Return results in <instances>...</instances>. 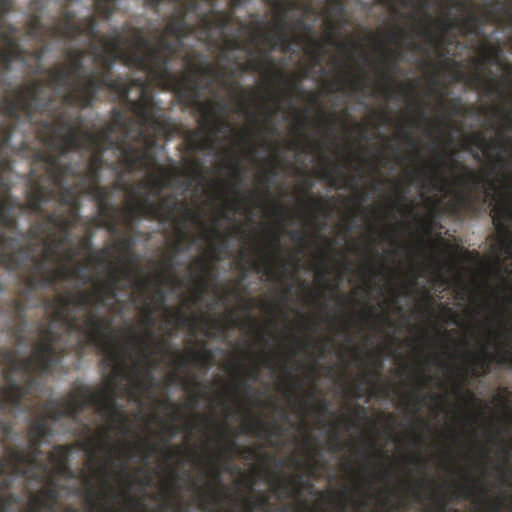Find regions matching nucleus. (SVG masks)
<instances>
[{
	"label": "nucleus",
	"instance_id": "51",
	"mask_svg": "<svg viewBox=\"0 0 512 512\" xmlns=\"http://www.w3.org/2000/svg\"><path fill=\"white\" fill-rule=\"evenodd\" d=\"M237 111L244 113V115L251 121L254 125L259 124V118L255 111L248 109L245 103L240 102L237 105Z\"/></svg>",
	"mask_w": 512,
	"mask_h": 512
},
{
	"label": "nucleus",
	"instance_id": "5",
	"mask_svg": "<svg viewBox=\"0 0 512 512\" xmlns=\"http://www.w3.org/2000/svg\"><path fill=\"white\" fill-rule=\"evenodd\" d=\"M38 332L39 341L29 356L20 357L18 350L0 351V366H4L5 379V384L0 386V416L4 413L14 415L17 412L32 411V404L25 399L27 396H37L39 381L36 375L50 373L67 352L61 343L63 335L53 325L40 326ZM13 433L10 419L0 417V512H7L8 506L18 501L13 492L5 494L13 483L12 477L6 475V466L12 468V464L5 450ZM11 471L16 476L13 469Z\"/></svg>",
	"mask_w": 512,
	"mask_h": 512
},
{
	"label": "nucleus",
	"instance_id": "4",
	"mask_svg": "<svg viewBox=\"0 0 512 512\" xmlns=\"http://www.w3.org/2000/svg\"><path fill=\"white\" fill-rule=\"evenodd\" d=\"M126 262L128 268L114 265L115 270L108 281L97 284L93 292L80 290L74 294L72 290H67L64 295H56L53 300L45 301V305L53 309L52 323L60 322L66 333L80 332L89 343L102 351L104 358L101 362L106 369H111L107 376L119 386L129 369L126 356L121 354L119 341L113 336V318L107 315L98 316L95 307L106 306L111 309L114 303H119L120 291L131 287L145 292L153 285L148 278L137 277L135 257L127 258Z\"/></svg>",
	"mask_w": 512,
	"mask_h": 512
},
{
	"label": "nucleus",
	"instance_id": "44",
	"mask_svg": "<svg viewBox=\"0 0 512 512\" xmlns=\"http://www.w3.org/2000/svg\"><path fill=\"white\" fill-rule=\"evenodd\" d=\"M483 56L487 63L498 64L502 56V49L499 45H488L483 52Z\"/></svg>",
	"mask_w": 512,
	"mask_h": 512
},
{
	"label": "nucleus",
	"instance_id": "10",
	"mask_svg": "<svg viewBox=\"0 0 512 512\" xmlns=\"http://www.w3.org/2000/svg\"><path fill=\"white\" fill-rule=\"evenodd\" d=\"M141 117L138 121L127 123L123 129V142L118 145L119 162L124 172H144V178L138 187L130 186L132 203L139 198V189L145 190L142 197L159 198L163 190L169 188L178 171L164 168L160 164L156 149L163 148L159 139L169 137L173 132L169 118L159 104L150 108L149 104L138 107Z\"/></svg>",
	"mask_w": 512,
	"mask_h": 512
},
{
	"label": "nucleus",
	"instance_id": "8",
	"mask_svg": "<svg viewBox=\"0 0 512 512\" xmlns=\"http://www.w3.org/2000/svg\"><path fill=\"white\" fill-rule=\"evenodd\" d=\"M119 385L106 376L104 387L98 391L89 390L88 386H80L68 397L60 399H49L42 405L43 414H38L30 419L26 429V436L33 423L40 419L48 425L50 432L42 438V444L46 437L53 435L52 425L48 422H58L61 418H72L76 420L80 413L87 407L93 406L100 416H106L109 423L97 431L94 438H90L84 443V450L89 457V462L95 466V471L102 477V484L106 490L115 493V488L109 479V462L113 458V449L110 447L112 440L111 432L118 430L124 435L130 431V419L126 415L123 405L117 402V392Z\"/></svg>",
	"mask_w": 512,
	"mask_h": 512
},
{
	"label": "nucleus",
	"instance_id": "53",
	"mask_svg": "<svg viewBox=\"0 0 512 512\" xmlns=\"http://www.w3.org/2000/svg\"><path fill=\"white\" fill-rule=\"evenodd\" d=\"M473 143L480 149L486 150L492 148V145L489 141H487L486 137H484L480 132H477L473 136Z\"/></svg>",
	"mask_w": 512,
	"mask_h": 512
},
{
	"label": "nucleus",
	"instance_id": "63",
	"mask_svg": "<svg viewBox=\"0 0 512 512\" xmlns=\"http://www.w3.org/2000/svg\"><path fill=\"white\" fill-rule=\"evenodd\" d=\"M211 474L218 483H221V466L215 459L211 460Z\"/></svg>",
	"mask_w": 512,
	"mask_h": 512
},
{
	"label": "nucleus",
	"instance_id": "23",
	"mask_svg": "<svg viewBox=\"0 0 512 512\" xmlns=\"http://www.w3.org/2000/svg\"><path fill=\"white\" fill-rule=\"evenodd\" d=\"M450 1L452 6H457L460 10L466 12V16L462 22L463 28L474 35H480L481 23L490 21V19L495 18L497 15V11L495 9L486 10L481 16L476 15V5L472 0Z\"/></svg>",
	"mask_w": 512,
	"mask_h": 512
},
{
	"label": "nucleus",
	"instance_id": "29",
	"mask_svg": "<svg viewBox=\"0 0 512 512\" xmlns=\"http://www.w3.org/2000/svg\"><path fill=\"white\" fill-rule=\"evenodd\" d=\"M98 216L94 218L97 225L104 227L112 233H118V212L119 208L112 203V198L104 203L97 205Z\"/></svg>",
	"mask_w": 512,
	"mask_h": 512
},
{
	"label": "nucleus",
	"instance_id": "49",
	"mask_svg": "<svg viewBox=\"0 0 512 512\" xmlns=\"http://www.w3.org/2000/svg\"><path fill=\"white\" fill-rule=\"evenodd\" d=\"M240 453L241 450L237 442L233 441V439H229L221 450V454L225 456H237L240 455Z\"/></svg>",
	"mask_w": 512,
	"mask_h": 512
},
{
	"label": "nucleus",
	"instance_id": "19",
	"mask_svg": "<svg viewBox=\"0 0 512 512\" xmlns=\"http://www.w3.org/2000/svg\"><path fill=\"white\" fill-rule=\"evenodd\" d=\"M227 249V245H214L210 259L203 256L197 257L193 263L189 265L190 274L195 284L196 302L202 301L203 294L208 289L209 284L215 279V264L220 261L219 253Z\"/></svg>",
	"mask_w": 512,
	"mask_h": 512
},
{
	"label": "nucleus",
	"instance_id": "46",
	"mask_svg": "<svg viewBox=\"0 0 512 512\" xmlns=\"http://www.w3.org/2000/svg\"><path fill=\"white\" fill-rule=\"evenodd\" d=\"M176 234H177V241L174 244L175 253L180 251L181 243H194L195 242V238L191 235L190 232L185 230L183 226H181L180 228H178L176 230Z\"/></svg>",
	"mask_w": 512,
	"mask_h": 512
},
{
	"label": "nucleus",
	"instance_id": "15",
	"mask_svg": "<svg viewBox=\"0 0 512 512\" xmlns=\"http://www.w3.org/2000/svg\"><path fill=\"white\" fill-rule=\"evenodd\" d=\"M183 211L184 225L187 221L194 224L201 225L204 230L205 237L212 236L215 239L224 238V235L217 228H207L201 222V216L195 214L194 211L188 208L187 204L178 200L172 194L165 195L158 198L157 201L150 200L149 197L137 198L133 204H129L124 210V224L129 232H134L135 226L140 222L141 218L147 217L154 219L158 222H173L175 221L176 212Z\"/></svg>",
	"mask_w": 512,
	"mask_h": 512
},
{
	"label": "nucleus",
	"instance_id": "40",
	"mask_svg": "<svg viewBox=\"0 0 512 512\" xmlns=\"http://www.w3.org/2000/svg\"><path fill=\"white\" fill-rule=\"evenodd\" d=\"M231 63L237 66L238 75L247 72L258 73V70L261 69V64L255 61L254 55L248 56V60L245 62H240L237 56H232Z\"/></svg>",
	"mask_w": 512,
	"mask_h": 512
},
{
	"label": "nucleus",
	"instance_id": "48",
	"mask_svg": "<svg viewBox=\"0 0 512 512\" xmlns=\"http://www.w3.org/2000/svg\"><path fill=\"white\" fill-rule=\"evenodd\" d=\"M365 75L362 72V79L360 81H352V80H343L341 82L342 88H344L345 85H349L351 91L355 93L363 92L366 88L365 82Z\"/></svg>",
	"mask_w": 512,
	"mask_h": 512
},
{
	"label": "nucleus",
	"instance_id": "60",
	"mask_svg": "<svg viewBox=\"0 0 512 512\" xmlns=\"http://www.w3.org/2000/svg\"><path fill=\"white\" fill-rule=\"evenodd\" d=\"M320 115L322 117V123L326 125L328 129L331 128L336 123V115L329 114L327 115L325 111L321 110Z\"/></svg>",
	"mask_w": 512,
	"mask_h": 512
},
{
	"label": "nucleus",
	"instance_id": "12",
	"mask_svg": "<svg viewBox=\"0 0 512 512\" xmlns=\"http://www.w3.org/2000/svg\"><path fill=\"white\" fill-rule=\"evenodd\" d=\"M142 315L141 323L145 327L144 335L137 334L134 325L129 326V336L127 342L121 344L118 342V349L126 356V363L129 366L124 379H128L131 387L129 397L135 402H140L142 393L147 392L154 384L152 366H150L151 349L155 353L166 355L169 352V341L167 338H159L152 327L155 325L154 308L149 298H142L139 307Z\"/></svg>",
	"mask_w": 512,
	"mask_h": 512
},
{
	"label": "nucleus",
	"instance_id": "37",
	"mask_svg": "<svg viewBox=\"0 0 512 512\" xmlns=\"http://www.w3.org/2000/svg\"><path fill=\"white\" fill-rule=\"evenodd\" d=\"M115 0H96L95 5L98 13L107 18L113 13V5ZM145 4L152 9H159V5L164 3L166 0H144Z\"/></svg>",
	"mask_w": 512,
	"mask_h": 512
},
{
	"label": "nucleus",
	"instance_id": "16",
	"mask_svg": "<svg viewBox=\"0 0 512 512\" xmlns=\"http://www.w3.org/2000/svg\"><path fill=\"white\" fill-rule=\"evenodd\" d=\"M202 77L193 69L186 68L178 75L170 68L163 89L174 91L180 102L188 108L201 112L205 121L209 123L210 118L221 117L223 113H226L228 104L220 98L202 101L204 91H209L214 97L218 96V91L214 89L215 81L209 78L206 83L202 84Z\"/></svg>",
	"mask_w": 512,
	"mask_h": 512
},
{
	"label": "nucleus",
	"instance_id": "45",
	"mask_svg": "<svg viewBox=\"0 0 512 512\" xmlns=\"http://www.w3.org/2000/svg\"><path fill=\"white\" fill-rule=\"evenodd\" d=\"M139 451L145 452L146 457L153 455L156 452H164L159 443L151 442L150 439H141L139 444Z\"/></svg>",
	"mask_w": 512,
	"mask_h": 512
},
{
	"label": "nucleus",
	"instance_id": "24",
	"mask_svg": "<svg viewBox=\"0 0 512 512\" xmlns=\"http://www.w3.org/2000/svg\"><path fill=\"white\" fill-rule=\"evenodd\" d=\"M239 258L240 261H247L255 272L269 277L272 281H280L287 275L286 264L279 260L275 265L271 256H265L263 261H259L249 257L247 252L242 250L239 253Z\"/></svg>",
	"mask_w": 512,
	"mask_h": 512
},
{
	"label": "nucleus",
	"instance_id": "3",
	"mask_svg": "<svg viewBox=\"0 0 512 512\" xmlns=\"http://www.w3.org/2000/svg\"><path fill=\"white\" fill-rule=\"evenodd\" d=\"M74 0H0V87L10 88L8 73L12 63L28 64V57L41 62L47 47L46 37L53 38L49 26L60 21L64 23L63 13L69 10L67 5ZM69 41L68 38L54 37ZM17 87H15L16 89ZM11 89L5 95H12ZM45 115L36 114L34 121L27 122L21 115L15 122H7L0 111V173L11 172L12 155L30 157L31 147L23 130H32L37 138V125Z\"/></svg>",
	"mask_w": 512,
	"mask_h": 512
},
{
	"label": "nucleus",
	"instance_id": "62",
	"mask_svg": "<svg viewBox=\"0 0 512 512\" xmlns=\"http://www.w3.org/2000/svg\"><path fill=\"white\" fill-rule=\"evenodd\" d=\"M343 443L340 441V436L338 434H333L330 436V450L333 452H338L342 449Z\"/></svg>",
	"mask_w": 512,
	"mask_h": 512
},
{
	"label": "nucleus",
	"instance_id": "20",
	"mask_svg": "<svg viewBox=\"0 0 512 512\" xmlns=\"http://www.w3.org/2000/svg\"><path fill=\"white\" fill-rule=\"evenodd\" d=\"M346 2L345 0H326V6L322 10L325 17V23L327 25L328 38L327 43L335 45L337 48L345 50L350 47L351 58L353 51L357 49V45L354 43L338 42L335 39V35L340 33L338 22L345 18Z\"/></svg>",
	"mask_w": 512,
	"mask_h": 512
},
{
	"label": "nucleus",
	"instance_id": "27",
	"mask_svg": "<svg viewBox=\"0 0 512 512\" xmlns=\"http://www.w3.org/2000/svg\"><path fill=\"white\" fill-rule=\"evenodd\" d=\"M432 0H402L403 8L411 5L413 8L417 9L418 12L423 14V18L420 21L421 23V34L426 37L428 44L435 45L437 43V36L435 32L430 28V24H433L434 21L429 15V8L431 6Z\"/></svg>",
	"mask_w": 512,
	"mask_h": 512
},
{
	"label": "nucleus",
	"instance_id": "64",
	"mask_svg": "<svg viewBox=\"0 0 512 512\" xmlns=\"http://www.w3.org/2000/svg\"><path fill=\"white\" fill-rule=\"evenodd\" d=\"M266 174L267 176H265V183H266V189L265 191L268 193L269 192V186H270V183H271V176H277V170L275 169V167H272V165H270L267 169H266Z\"/></svg>",
	"mask_w": 512,
	"mask_h": 512
},
{
	"label": "nucleus",
	"instance_id": "25",
	"mask_svg": "<svg viewBox=\"0 0 512 512\" xmlns=\"http://www.w3.org/2000/svg\"><path fill=\"white\" fill-rule=\"evenodd\" d=\"M512 198V191L510 192ZM492 223L501 243H512V202L494 205L492 208Z\"/></svg>",
	"mask_w": 512,
	"mask_h": 512
},
{
	"label": "nucleus",
	"instance_id": "28",
	"mask_svg": "<svg viewBox=\"0 0 512 512\" xmlns=\"http://www.w3.org/2000/svg\"><path fill=\"white\" fill-rule=\"evenodd\" d=\"M68 448L64 445H55L51 452L48 453V458L54 465L52 468V476H60L66 479L75 477L73 469L67 463Z\"/></svg>",
	"mask_w": 512,
	"mask_h": 512
},
{
	"label": "nucleus",
	"instance_id": "17",
	"mask_svg": "<svg viewBox=\"0 0 512 512\" xmlns=\"http://www.w3.org/2000/svg\"><path fill=\"white\" fill-rule=\"evenodd\" d=\"M251 17L255 18L256 28L249 35V44L254 49V61L261 64L258 73L265 76L270 84L277 82L288 88L286 91L288 97H291L293 92H303L301 80L307 76V72L305 71L300 76L297 74L287 75L283 70L276 69V62L271 57V51L273 50L271 45L269 49H263L260 46V40L267 43L264 36L267 33L264 31L265 22L257 14L251 15Z\"/></svg>",
	"mask_w": 512,
	"mask_h": 512
},
{
	"label": "nucleus",
	"instance_id": "43",
	"mask_svg": "<svg viewBox=\"0 0 512 512\" xmlns=\"http://www.w3.org/2000/svg\"><path fill=\"white\" fill-rule=\"evenodd\" d=\"M27 318L24 321H18L10 326V332L15 338L16 344L22 345L26 342Z\"/></svg>",
	"mask_w": 512,
	"mask_h": 512
},
{
	"label": "nucleus",
	"instance_id": "58",
	"mask_svg": "<svg viewBox=\"0 0 512 512\" xmlns=\"http://www.w3.org/2000/svg\"><path fill=\"white\" fill-rule=\"evenodd\" d=\"M474 496V490L471 485L463 484L458 489V497L471 499Z\"/></svg>",
	"mask_w": 512,
	"mask_h": 512
},
{
	"label": "nucleus",
	"instance_id": "14",
	"mask_svg": "<svg viewBox=\"0 0 512 512\" xmlns=\"http://www.w3.org/2000/svg\"><path fill=\"white\" fill-rule=\"evenodd\" d=\"M509 146H511V138L507 137L505 132H498V153L496 161L490 168L482 169L480 174H477V172L456 160L454 152L451 153L449 161L443 160L442 157L437 158L432 176V180L435 183L434 188L443 190L452 184L443 170H449L451 172L457 170L462 171V176L457 178L456 183L463 189L457 192L454 202L451 203L453 212L458 213L461 210L474 211L476 209L475 197L473 195L475 190L483 189L486 192V196H489L492 191L498 189L493 176L495 175L497 165L501 169L508 168V162L500 155V152L507 150Z\"/></svg>",
	"mask_w": 512,
	"mask_h": 512
},
{
	"label": "nucleus",
	"instance_id": "18",
	"mask_svg": "<svg viewBox=\"0 0 512 512\" xmlns=\"http://www.w3.org/2000/svg\"><path fill=\"white\" fill-rule=\"evenodd\" d=\"M200 54H193V52L184 53V65L188 69H193L199 72L201 76H208L212 78L215 83L219 84L221 89L233 90L237 88L238 83L236 77H238L237 65L233 64L232 67H228L226 63L214 64L208 62H202L198 64L196 58Z\"/></svg>",
	"mask_w": 512,
	"mask_h": 512
},
{
	"label": "nucleus",
	"instance_id": "42",
	"mask_svg": "<svg viewBox=\"0 0 512 512\" xmlns=\"http://www.w3.org/2000/svg\"><path fill=\"white\" fill-rule=\"evenodd\" d=\"M161 276H158V283L154 284V292L153 296H145L144 298H149L154 307H156L157 311L160 309H165L167 302V294L163 288H161Z\"/></svg>",
	"mask_w": 512,
	"mask_h": 512
},
{
	"label": "nucleus",
	"instance_id": "34",
	"mask_svg": "<svg viewBox=\"0 0 512 512\" xmlns=\"http://www.w3.org/2000/svg\"><path fill=\"white\" fill-rule=\"evenodd\" d=\"M264 36L267 44L271 45L272 49H279L284 53H289L295 42V38L290 37L287 31L280 34H266Z\"/></svg>",
	"mask_w": 512,
	"mask_h": 512
},
{
	"label": "nucleus",
	"instance_id": "56",
	"mask_svg": "<svg viewBox=\"0 0 512 512\" xmlns=\"http://www.w3.org/2000/svg\"><path fill=\"white\" fill-rule=\"evenodd\" d=\"M318 177L322 178L324 181H327L328 183L335 185L336 184V178H335V170L332 169H322L318 172Z\"/></svg>",
	"mask_w": 512,
	"mask_h": 512
},
{
	"label": "nucleus",
	"instance_id": "38",
	"mask_svg": "<svg viewBox=\"0 0 512 512\" xmlns=\"http://www.w3.org/2000/svg\"><path fill=\"white\" fill-rule=\"evenodd\" d=\"M308 44L309 48L306 52L310 57V67L316 68V66H321L323 64V43L314 37H310L308 38Z\"/></svg>",
	"mask_w": 512,
	"mask_h": 512
},
{
	"label": "nucleus",
	"instance_id": "61",
	"mask_svg": "<svg viewBox=\"0 0 512 512\" xmlns=\"http://www.w3.org/2000/svg\"><path fill=\"white\" fill-rule=\"evenodd\" d=\"M378 94L383 96L386 101H390L394 97V90L389 85H382L378 90Z\"/></svg>",
	"mask_w": 512,
	"mask_h": 512
},
{
	"label": "nucleus",
	"instance_id": "41",
	"mask_svg": "<svg viewBox=\"0 0 512 512\" xmlns=\"http://www.w3.org/2000/svg\"><path fill=\"white\" fill-rule=\"evenodd\" d=\"M7 308L17 321H24V318H27V305L22 298H11Z\"/></svg>",
	"mask_w": 512,
	"mask_h": 512
},
{
	"label": "nucleus",
	"instance_id": "39",
	"mask_svg": "<svg viewBox=\"0 0 512 512\" xmlns=\"http://www.w3.org/2000/svg\"><path fill=\"white\" fill-rule=\"evenodd\" d=\"M400 55V52L387 50L386 55L382 60L384 68L386 69V73L384 75L386 81H391L392 76L398 72Z\"/></svg>",
	"mask_w": 512,
	"mask_h": 512
},
{
	"label": "nucleus",
	"instance_id": "22",
	"mask_svg": "<svg viewBox=\"0 0 512 512\" xmlns=\"http://www.w3.org/2000/svg\"><path fill=\"white\" fill-rule=\"evenodd\" d=\"M202 126L207 130L208 135L202 138L201 141L198 139L199 132L191 131L189 142L190 148L192 150H206L212 149L214 146V136L219 135V133L224 132L228 128H230V124L223 120L221 117H212L210 118V122H206L204 117L202 116Z\"/></svg>",
	"mask_w": 512,
	"mask_h": 512
},
{
	"label": "nucleus",
	"instance_id": "31",
	"mask_svg": "<svg viewBox=\"0 0 512 512\" xmlns=\"http://www.w3.org/2000/svg\"><path fill=\"white\" fill-rule=\"evenodd\" d=\"M231 170V177L234 181H236V184L233 185V189L235 191L236 197L234 200L229 201L227 195H225L226 198V205L231 206L232 209L237 210L238 206H247L249 202V198L244 196L242 190H241V184L243 181V169L239 165L237 161H232L230 165ZM224 196V194H222Z\"/></svg>",
	"mask_w": 512,
	"mask_h": 512
},
{
	"label": "nucleus",
	"instance_id": "36",
	"mask_svg": "<svg viewBox=\"0 0 512 512\" xmlns=\"http://www.w3.org/2000/svg\"><path fill=\"white\" fill-rule=\"evenodd\" d=\"M86 492L84 496V502L89 505V512H92L96 506H100L102 512H114L112 506L101 505L100 494L95 490L94 485L91 483L90 478L85 479Z\"/></svg>",
	"mask_w": 512,
	"mask_h": 512
},
{
	"label": "nucleus",
	"instance_id": "30",
	"mask_svg": "<svg viewBox=\"0 0 512 512\" xmlns=\"http://www.w3.org/2000/svg\"><path fill=\"white\" fill-rule=\"evenodd\" d=\"M214 360L213 352L209 349H192L188 356H178L174 365L180 370H187L190 363L193 362L199 366H206Z\"/></svg>",
	"mask_w": 512,
	"mask_h": 512
},
{
	"label": "nucleus",
	"instance_id": "59",
	"mask_svg": "<svg viewBox=\"0 0 512 512\" xmlns=\"http://www.w3.org/2000/svg\"><path fill=\"white\" fill-rule=\"evenodd\" d=\"M159 405L164 406L166 409L172 410L171 418L174 420V422H175V420H179L181 418L180 412L175 410V407H176L175 404L173 402L169 401V399L160 401Z\"/></svg>",
	"mask_w": 512,
	"mask_h": 512
},
{
	"label": "nucleus",
	"instance_id": "2",
	"mask_svg": "<svg viewBox=\"0 0 512 512\" xmlns=\"http://www.w3.org/2000/svg\"><path fill=\"white\" fill-rule=\"evenodd\" d=\"M11 172H0V269L19 272L26 289L20 292L22 297L43 287L56 289L59 282L72 281L73 278L91 283L93 277L85 273L80 262L67 261L66 246L70 243V232L62 223L67 218L54 208L34 212L27 203H21L11 196ZM5 284L0 279V293ZM5 350L1 348L0 351Z\"/></svg>",
	"mask_w": 512,
	"mask_h": 512
},
{
	"label": "nucleus",
	"instance_id": "21",
	"mask_svg": "<svg viewBox=\"0 0 512 512\" xmlns=\"http://www.w3.org/2000/svg\"><path fill=\"white\" fill-rule=\"evenodd\" d=\"M246 0H232L233 5H242ZM274 9L273 31L271 33H281L289 28V13L303 9L305 12L311 11V3H300L298 0H263Z\"/></svg>",
	"mask_w": 512,
	"mask_h": 512
},
{
	"label": "nucleus",
	"instance_id": "54",
	"mask_svg": "<svg viewBox=\"0 0 512 512\" xmlns=\"http://www.w3.org/2000/svg\"><path fill=\"white\" fill-rule=\"evenodd\" d=\"M304 204L313 207L318 211H325L327 209L326 203H324V201L321 200V198L310 197L306 201H304Z\"/></svg>",
	"mask_w": 512,
	"mask_h": 512
},
{
	"label": "nucleus",
	"instance_id": "9",
	"mask_svg": "<svg viewBox=\"0 0 512 512\" xmlns=\"http://www.w3.org/2000/svg\"><path fill=\"white\" fill-rule=\"evenodd\" d=\"M176 4L165 31L179 41L175 58L180 57L184 62L186 49L184 38L195 36L200 42L214 46L220 50L222 62H232L231 53L246 52L248 56L254 55L250 47L249 37L243 41L241 35L252 27L236 17V9L240 5H233L232 0H166Z\"/></svg>",
	"mask_w": 512,
	"mask_h": 512
},
{
	"label": "nucleus",
	"instance_id": "47",
	"mask_svg": "<svg viewBox=\"0 0 512 512\" xmlns=\"http://www.w3.org/2000/svg\"><path fill=\"white\" fill-rule=\"evenodd\" d=\"M189 384H193V386L196 389H198V392L196 394H193L190 398V406L193 407L197 405L199 397H207V391L206 386L204 385L201 388V384L198 381H196V379H193L192 382H186L184 388L187 389Z\"/></svg>",
	"mask_w": 512,
	"mask_h": 512
},
{
	"label": "nucleus",
	"instance_id": "50",
	"mask_svg": "<svg viewBox=\"0 0 512 512\" xmlns=\"http://www.w3.org/2000/svg\"><path fill=\"white\" fill-rule=\"evenodd\" d=\"M460 106H461V98L454 97L448 102V104L445 106L444 109L448 115L455 116V115H459Z\"/></svg>",
	"mask_w": 512,
	"mask_h": 512
},
{
	"label": "nucleus",
	"instance_id": "55",
	"mask_svg": "<svg viewBox=\"0 0 512 512\" xmlns=\"http://www.w3.org/2000/svg\"><path fill=\"white\" fill-rule=\"evenodd\" d=\"M494 111L502 118L505 124L512 125V109L510 108H494Z\"/></svg>",
	"mask_w": 512,
	"mask_h": 512
},
{
	"label": "nucleus",
	"instance_id": "33",
	"mask_svg": "<svg viewBox=\"0 0 512 512\" xmlns=\"http://www.w3.org/2000/svg\"><path fill=\"white\" fill-rule=\"evenodd\" d=\"M240 433H251L256 437L263 435L279 437L281 435L279 426L277 424H267L261 418L255 419L244 425L240 429Z\"/></svg>",
	"mask_w": 512,
	"mask_h": 512
},
{
	"label": "nucleus",
	"instance_id": "32",
	"mask_svg": "<svg viewBox=\"0 0 512 512\" xmlns=\"http://www.w3.org/2000/svg\"><path fill=\"white\" fill-rule=\"evenodd\" d=\"M492 360L499 364H505L509 360L512 364V356L506 351L501 352L497 356H491L487 354V352H483L481 356L475 358L474 366L472 368L473 375L476 377L487 375Z\"/></svg>",
	"mask_w": 512,
	"mask_h": 512
},
{
	"label": "nucleus",
	"instance_id": "1",
	"mask_svg": "<svg viewBox=\"0 0 512 512\" xmlns=\"http://www.w3.org/2000/svg\"><path fill=\"white\" fill-rule=\"evenodd\" d=\"M123 110L112 109V119L96 131L85 129L83 116L73 120L63 111L56 123L41 129L44 149H33L27 183V203L32 211L44 205L59 209L69 226L80 222L81 198L92 197L97 205L112 198L115 190H127L119 162L118 146L123 142Z\"/></svg>",
	"mask_w": 512,
	"mask_h": 512
},
{
	"label": "nucleus",
	"instance_id": "52",
	"mask_svg": "<svg viewBox=\"0 0 512 512\" xmlns=\"http://www.w3.org/2000/svg\"><path fill=\"white\" fill-rule=\"evenodd\" d=\"M286 234L289 235L292 241L295 243H304L306 242L307 232L306 230H287Z\"/></svg>",
	"mask_w": 512,
	"mask_h": 512
},
{
	"label": "nucleus",
	"instance_id": "13",
	"mask_svg": "<svg viewBox=\"0 0 512 512\" xmlns=\"http://www.w3.org/2000/svg\"><path fill=\"white\" fill-rule=\"evenodd\" d=\"M50 432L43 419L33 423L28 431L26 448L7 446L10 463L14 474L31 482L44 483L45 486L36 494H31L32 512L56 510L60 499V489L52 476L50 464L41 461L42 438Z\"/></svg>",
	"mask_w": 512,
	"mask_h": 512
},
{
	"label": "nucleus",
	"instance_id": "35",
	"mask_svg": "<svg viewBox=\"0 0 512 512\" xmlns=\"http://www.w3.org/2000/svg\"><path fill=\"white\" fill-rule=\"evenodd\" d=\"M168 322H174L177 327L190 326L192 335H196L199 324H207V322L199 320L196 316L188 317L182 310H177L174 314L169 315Z\"/></svg>",
	"mask_w": 512,
	"mask_h": 512
},
{
	"label": "nucleus",
	"instance_id": "11",
	"mask_svg": "<svg viewBox=\"0 0 512 512\" xmlns=\"http://www.w3.org/2000/svg\"><path fill=\"white\" fill-rule=\"evenodd\" d=\"M91 56L100 70L88 71L87 77L79 87L81 93L74 94L73 92L64 96V101L67 104L75 105L79 109L90 108L96 101L99 92L106 89L112 92L124 108L132 114L131 117H128L123 111L129 124L130 121L136 122L141 118L138 106L149 104L153 109L158 104L154 100L146 77L132 78L113 75V66L119 61L118 57L105 48L101 47L100 49L99 43L96 44L95 41L91 42Z\"/></svg>",
	"mask_w": 512,
	"mask_h": 512
},
{
	"label": "nucleus",
	"instance_id": "26",
	"mask_svg": "<svg viewBox=\"0 0 512 512\" xmlns=\"http://www.w3.org/2000/svg\"><path fill=\"white\" fill-rule=\"evenodd\" d=\"M70 243L66 244V261H76V258L83 254L84 251L89 252V262L103 264L105 258L109 255L108 249L92 252V236H84L78 239L77 244L72 240V231L70 232Z\"/></svg>",
	"mask_w": 512,
	"mask_h": 512
},
{
	"label": "nucleus",
	"instance_id": "57",
	"mask_svg": "<svg viewBox=\"0 0 512 512\" xmlns=\"http://www.w3.org/2000/svg\"><path fill=\"white\" fill-rule=\"evenodd\" d=\"M402 137L409 148L416 149L417 141L411 135V132L408 127H402Z\"/></svg>",
	"mask_w": 512,
	"mask_h": 512
},
{
	"label": "nucleus",
	"instance_id": "7",
	"mask_svg": "<svg viewBox=\"0 0 512 512\" xmlns=\"http://www.w3.org/2000/svg\"><path fill=\"white\" fill-rule=\"evenodd\" d=\"M67 62L47 70L49 81L32 80L17 85L12 95H5L0 102L1 116L4 121L15 122L21 115L27 122H33L36 113L45 115L37 125L38 149H44L41 129L45 123H56L61 112L75 119L67 110L70 106L64 101L67 93H81L80 85L85 82L88 72L84 70V59L91 56V42L88 49L68 48L65 51Z\"/></svg>",
	"mask_w": 512,
	"mask_h": 512
},
{
	"label": "nucleus",
	"instance_id": "6",
	"mask_svg": "<svg viewBox=\"0 0 512 512\" xmlns=\"http://www.w3.org/2000/svg\"><path fill=\"white\" fill-rule=\"evenodd\" d=\"M94 0L95 15H89L75 22L76 12L65 10L63 13L64 23L57 21L49 27L53 37L76 39L80 36L86 37L89 42L97 41L102 48L110 51L119 61L123 62L131 70L142 72L141 77H146L151 85H157L164 89V84L169 75L170 64L175 58L176 50L180 48L179 41H170L169 34L165 28L161 35L152 43L151 38L143 35L137 29L132 38L124 36V32L114 29L107 34L101 35L98 29L97 17L108 21L117 10V0L114 1L113 11L107 18L101 16L96 9Z\"/></svg>",
	"mask_w": 512,
	"mask_h": 512
}]
</instances>
